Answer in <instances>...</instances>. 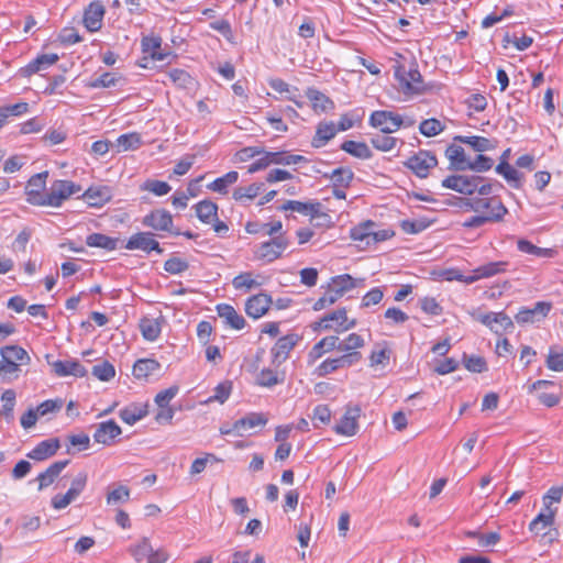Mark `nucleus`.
I'll return each mask as SVG.
<instances>
[{"label": "nucleus", "instance_id": "56", "mask_svg": "<svg viewBox=\"0 0 563 563\" xmlns=\"http://www.w3.org/2000/svg\"><path fill=\"white\" fill-rule=\"evenodd\" d=\"M130 499V489L124 485H119L107 494V505L115 506L124 504Z\"/></svg>", "mask_w": 563, "mask_h": 563}, {"label": "nucleus", "instance_id": "39", "mask_svg": "<svg viewBox=\"0 0 563 563\" xmlns=\"http://www.w3.org/2000/svg\"><path fill=\"white\" fill-rule=\"evenodd\" d=\"M119 239L111 238L102 233H91L86 238V244L89 247H99L107 251H113L118 246Z\"/></svg>", "mask_w": 563, "mask_h": 563}, {"label": "nucleus", "instance_id": "24", "mask_svg": "<svg viewBox=\"0 0 563 563\" xmlns=\"http://www.w3.org/2000/svg\"><path fill=\"white\" fill-rule=\"evenodd\" d=\"M111 197V189L108 186L90 187L82 194V199L91 207H102Z\"/></svg>", "mask_w": 563, "mask_h": 563}, {"label": "nucleus", "instance_id": "27", "mask_svg": "<svg viewBox=\"0 0 563 563\" xmlns=\"http://www.w3.org/2000/svg\"><path fill=\"white\" fill-rule=\"evenodd\" d=\"M162 37L159 35H146L142 37L141 47L144 54L151 56L154 60H164L168 53L161 52Z\"/></svg>", "mask_w": 563, "mask_h": 563}, {"label": "nucleus", "instance_id": "23", "mask_svg": "<svg viewBox=\"0 0 563 563\" xmlns=\"http://www.w3.org/2000/svg\"><path fill=\"white\" fill-rule=\"evenodd\" d=\"M54 373L59 377L73 375L75 377H84L87 375V371L78 361L64 360L56 361L53 363Z\"/></svg>", "mask_w": 563, "mask_h": 563}, {"label": "nucleus", "instance_id": "40", "mask_svg": "<svg viewBox=\"0 0 563 563\" xmlns=\"http://www.w3.org/2000/svg\"><path fill=\"white\" fill-rule=\"evenodd\" d=\"M496 173L501 175L514 188L519 189L521 187L522 174L508 162L501 161L496 166Z\"/></svg>", "mask_w": 563, "mask_h": 563}, {"label": "nucleus", "instance_id": "46", "mask_svg": "<svg viewBox=\"0 0 563 563\" xmlns=\"http://www.w3.org/2000/svg\"><path fill=\"white\" fill-rule=\"evenodd\" d=\"M284 373L272 368H263L256 376V384L262 387H273L284 382Z\"/></svg>", "mask_w": 563, "mask_h": 563}, {"label": "nucleus", "instance_id": "31", "mask_svg": "<svg viewBox=\"0 0 563 563\" xmlns=\"http://www.w3.org/2000/svg\"><path fill=\"white\" fill-rule=\"evenodd\" d=\"M445 155L450 161L451 168L455 170H466L468 159L465 156V151L462 146L451 144L445 151Z\"/></svg>", "mask_w": 563, "mask_h": 563}, {"label": "nucleus", "instance_id": "52", "mask_svg": "<svg viewBox=\"0 0 563 563\" xmlns=\"http://www.w3.org/2000/svg\"><path fill=\"white\" fill-rule=\"evenodd\" d=\"M142 335L147 341H155L161 334V324L156 319L144 318L140 322Z\"/></svg>", "mask_w": 563, "mask_h": 563}, {"label": "nucleus", "instance_id": "12", "mask_svg": "<svg viewBox=\"0 0 563 563\" xmlns=\"http://www.w3.org/2000/svg\"><path fill=\"white\" fill-rule=\"evenodd\" d=\"M476 181H478V176L451 175L442 180V186L470 196L476 192Z\"/></svg>", "mask_w": 563, "mask_h": 563}, {"label": "nucleus", "instance_id": "63", "mask_svg": "<svg viewBox=\"0 0 563 563\" xmlns=\"http://www.w3.org/2000/svg\"><path fill=\"white\" fill-rule=\"evenodd\" d=\"M463 363L467 371L483 373L487 371V363L484 357L477 355H463Z\"/></svg>", "mask_w": 563, "mask_h": 563}, {"label": "nucleus", "instance_id": "48", "mask_svg": "<svg viewBox=\"0 0 563 563\" xmlns=\"http://www.w3.org/2000/svg\"><path fill=\"white\" fill-rule=\"evenodd\" d=\"M306 96L311 101L314 110L324 112L333 106L332 101L316 88H308Z\"/></svg>", "mask_w": 563, "mask_h": 563}, {"label": "nucleus", "instance_id": "8", "mask_svg": "<svg viewBox=\"0 0 563 563\" xmlns=\"http://www.w3.org/2000/svg\"><path fill=\"white\" fill-rule=\"evenodd\" d=\"M552 309V302L538 301L532 308L521 307L515 320L518 324L538 323L544 320Z\"/></svg>", "mask_w": 563, "mask_h": 563}, {"label": "nucleus", "instance_id": "17", "mask_svg": "<svg viewBox=\"0 0 563 563\" xmlns=\"http://www.w3.org/2000/svg\"><path fill=\"white\" fill-rule=\"evenodd\" d=\"M121 432L122 430L120 426L111 419L97 424L96 431L93 433V440L97 443H101L103 445H111L114 439L121 434Z\"/></svg>", "mask_w": 563, "mask_h": 563}, {"label": "nucleus", "instance_id": "57", "mask_svg": "<svg viewBox=\"0 0 563 563\" xmlns=\"http://www.w3.org/2000/svg\"><path fill=\"white\" fill-rule=\"evenodd\" d=\"M141 190L150 191L161 197L167 195L172 190V187L166 181L147 179L141 185Z\"/></svg>", "mask_w": 563, "mask_h": 563}, {"label": "nucleus", "instance_id": "20", "mask_svg": "<svg viewBox=\"0 0 563 563\" xmlns=\"http://www.w3.org/2000/svg\"><path fill=\"white\" fill-rule=\"evenodd\" d=\"M271 305V296L266 294H257L246 300L245 312L249 317L258 319L268 311Z\"/></svg>", "mask_w": 563, "mask_h": 563}, {"label": "nucleus", "instance_id": "11", "mask_svg": "<svg viewBox=\"0 0 563 563\" xmlns=\"http://www.w3.org/2000/svg\"><path fill=\"white\" fill-rule=\"evenodd\" d=\"M361 408L357 406L346 407V410L340 421L334 426L333 430L336 434L344 437H353L358 431V418Z\"/></svg>", "mask_w": 563, "mask_h": 563}, {"label": "nucleus", "instance_id": "18", "mask_svg": "<svg viewBox=\"0 0 563 563\" xmlns=\"http://www.w3.org/2000/svg\"><path fill=\"white\" fill-rule=\"evenodd\" d=\"M60 449V442L57 438L41 441L32 449L26 456L33 461H45L54 456Z\"/></svg>", "mask_w": 563, "mask_h": 563}, {"label": "nucleus", "instance_id": "64", "mask_svg": "<svg viewBox=\"0 0 563 563\" xmlns=\"http://www.w3.org/2000/svg\"><path fill=\"white\" fill-rule=\"evenodd\" d=\"M545 364L551 371L563 372V349L556 351L554 347H550Z\"/></svg>", "mask_w": 563, "mask_h": 563}, {"label": "nucleus", "instance_id": "53", "mask_svg": "<svg viewBox=\"0 0 563 563\" xmlns=\"http://www.w3.org/2000/svg\"><path fill=\"white\" fill-rule=\"evenodd\" d=\"M353 178H354V173L352 172V169H350L347 167L335 168L330 175L332 186H339V187H347L349 188Z\"/></svg>", "mask_w": 563, "mask_h": 563}, {"label": "nucleus", "instance_id": "42", "mask_svg": "<svg viewBox=\"0 0 563 563\" xmlns=\"http://www.w3.org/2000/svg\"><path fill=\"white\" fill-rule=\"evenodd\" d=\"M508 266L509 262L507 261L489 262L476 267V273H478L481 279L490 278L506 273Z\"/></svg>", "mask_w": 563, "mask_h": 563}, {"label": "nucleus", "instance_id": "44", "mask_svg": "<svg viewBox=\"0 0 563 563\" xmlns=\"http://www.w3.org/2000/svg\"><path fill=\"white\" fill-rule=\"evenodd\" d=\"M341 150L349 153L350 155L361 158V159H368L372 157V151L364 142H356V141H345L341 145Z\"/></svg>", "mask_w": 563, "mask_h": 563}, {"label": "nucleus", "instance_id": "62", "mask_svg": "<svg viewBox=\"0 0 563 563\" xmlns=\"http://www.w3.org/2000/svg\"><path fill=\"white\" fill-rule=\"evenodd\" d=\"M79 497L74 490L70 488L65 494H56L51 499V506L55 510L65 509L70 503L76 500Z\"/></svg>", "mask_w": 563, "mask_h": 563}, {"label": "nucleus", "instance_id": "51", "mask_svg": "<svg viewBox=\"0 0 563 563\" xmlns=\"http://www.w3.org/2000/svg\"><path fill=\"white\" fill-rule=\"evenodd\" d=\"M455 140L470 145L476 152H486L494 148L492 141L484 136H456Z\"/></svg>", "mask_w": 563, "mask_h": 563}, {"label": "nucleus", "instance_id": "26", "mask_svg": "<svg viewBox=\"0 0 563 563\" xmlns=\"http://www.w3.org/2000/svg\"><path fill=\"white\" fill-rule=\"evenodd\" d=\"M268 422V417L264 412H250L246 416L242 417L241 419H238L235 421V428H240L242 432V437L245 435V433L249 430L255 429V428H263Z\"/></svg>", "mask_w": 563, "mask_h": 563}, {"label": "nucleus", "instance_id": "6", "mask_svg": "<svg viewBox=\"0 0 563 563\" xmlns=\"http://www.w3.org/2000/svg\"><path fill=\"white\" fill-rule=\"evenodd\" d=\"M80 190V186L71 180H55L51 185L47 196H45V206L54 208L60 207L66 199Z\"/></svg>", "mask_w": 563, "mask_h": 563}, {"label": "nucleus", "instance_id": "38", "mask_svg": "<svg viewBox=\"0 0 563 563\" xmlns=\"http://www.w3.org/2000/svg\"><path fill=\"white\" fill-rule=\"evenodd\" d=\"M1 357L5 361L15 362L20 365L29 364L31 361L27 352L19 345H7L0 350Z\"/></svg>", "mask_w": 563, "mask_h": 563}, {"label": "nucleus", "instance_id": "5", "mask_svg": "<svg viewBox=\"0 0 563 563\" xmlns=\"http://www.w3.org/2000/svg\"><path fill=\"white\" fill-rule=\"evenodd\" d=\"M361 358V353H349L341 354L338 357H328L313 369V375L317 377H325L339 369L353 366L358 363Z\"/></svg>", "mask_w": 563, "mask_h": 563}, {"label": "nucleus", "instance_id": "34", "mask_svg": "<svg viewBox=\"0 0 563 563\" xmlns=\"http://www.w3.org/2000/svg\"><path fill=\"white\" fill-rule=\"evenodd\" d=\"M501 207L504 211L500 213V221L504 220L505 216L508 214V209L505 207V205L496 197L492 198H475V206L473 207L474 212H483L487 211L486 213H495V209L497 207Z\"/></svg>", "mask_w": 563, "mask_h": 563}, {"label": "nucleus", "instance_id": "45", "mask_svg": "<svg viewBox=\"0 0 563 563\" xmlns=\"http://www.w3.org/2000/svg\"><path fill=\"white\" fill-rule=\"evenodd\" d=\"M168 80L177 88L188 89L194 84V78L184 69L174 68L165 73Z\"/></svg>", "mask_w": 563, "mask_h": 563}, {"label": "nucleus", "instance_id": "9", "mask_svg": "<svg viewBox=\"0 0 563 563\" xmlns=\"http://www.w3.org/2000/svg\"><path fill=\"white\" fill-rule=\"evenodd\" d=\"M369 124L378 128L385 134H390L400 129L404 119L391 111L378 110L371 114Z\"/></svg>", "mask_w": 563, "mask_h": 563}, {"label": "nucleus", "instance_id": "30", "mask_svg": "<svg viewBox=\"0 0 563 563\" xmlns=\"http://www.w3.org/2000/svg\"><path fill=\"white\" fill-rule=\"evenodd\" d=\"M517 249L521 253L543 258H553L558 254L554 249L539 247L526 239H519L517 241Z\"/></svg>", "mask_w": 563, "mask_h": 563}, {"label": "nucleus", "instance_id": "13", "mask_svg": "<svg viewBox=\"0 0 563 563\" xmlns=\"http://www.w3.org/2000/svg\"><path fill=\"white\" fill-rule=\"evenodd\" d=\"M142 224L155 231L172 232L173 216L165 209H155L143 218Z\"/></svg>", "mask_w": 563, "mask_h": 563}, {"label": "nucleus", "instance_id": "7", "mask_svg": "<svg viewBox=\"0 0 563 563\" xmlns=\"http://www.w3.org/2000/svg\"><path fill=\"white\" fill-rule=\"evenodd\" d=\"M48 177V172H42L33 175L26 186H25V195L26 201L32 206L45 207V196H47V191H44L46 186V179Z\"/></svg>", "mask_w": 563, "mask_h": 563}, {"label": "nucleus", "instance_id": "4", "mask_svg": "<svg viewBox=\"0 0 563 563\" xmlns=\"http://www.w3.org/2000/svg\"><path fill=\"white\" fill-rule=\"evenodd\" d=\"M356 325L355 320L347 318L345 308H340L322 317L313 324V330H334L335 332H345Z\"/></svg>", "mask_w": 563, "mask_h": 563}, {"label": "nucleus", "instance_id": "43", "mask_svg": "<svg viewBox=\"0 0 563 563\" xmlns=\"http://www.w3.org/2000/svg\"><path fill=\"white\" fill-rule=\"evenodd\" d=\"M495 213H485V214H477L474 217H471L465 222H463L464 228L473 229V228H479L486 223H495L500 222V212L504 211L501 207H497L495 209Z\"/></svg>", "mask_w": 563, "mask_h": 563}, {"label": "nucleus", "instance_id": "15", "mask_svg": "<svg viewBox=\"0 0 563 563\" xmlns=\"http://www.w3.org/2000/svg\"><path fill=\"white\" fill-rule=\"evenodd\" d=\"M297 342L298 336L296 334H287L279 338L271 350L273 365H282L288 358Z\"/></svg>", "mask_w": 563, "mask_h": 563}, {"label": "nucleus", "instance_id": "25", "mask_svg": "<svg viewBox=\"0 0 563 563\" xmlns=\"http://www.w3.org/2000/svg\"><path fill=\"white\" fill-rule=\"evenodd\" d=\"M218 316L223 319L224 323L230 325L232 329L241 330L245 325L243 316L239 314L238 311L228 303H220L217 306Z\"/></svg>", "mask_w": 563, "mask_h": 563}, {"label": "nucleus", "instance_id": "21", "mask_svg": "<svg viewBox=\"0 0 563 563\" xmlns=\"http://www.w3.org/2000/svg\"><path fill=\"white\" fill-rule=\"evenodd\" d=\"M59 59V56L55 53L43 54L31 60L27 65L20 69V74L23 77H31L32 75L45 70L54 65Z\"/></svg>", "mask_w": 563, "mask_h": 563}, {"label": "nucleus", "instance_id": "33", "mask_svg": "<svg viewBox=\"0 0 563 563\" xmlns=\"http://www.w3.org/2000/svg\"><path fill=\"white\" fill-rule=\"evenodd\" d=\"M161 368V364L153 358H141L134 363L133 375L137 379H147Z\"/></svg>", "mask_w": 563, "mask_h": 563}, {"label": "nucleus", "instance_id": "50", "mask_svg": "<svg viewBox=\"0 0 563 563\" xmlns=\"http://www.w3.org/2000/svg\"><path fill=\"white\" fill-rule=\"evenodd\" d=\"M3 402L0 410V417L3 418L8 423L14 419L13 409L15 405V393L12 389H7L1 396Z\"/></svg>", "mask_w": 563, "mask_h": 563}, {"label": "nucleus", "instance_id": "54", "mask_svg": "<svg viewBox=\"0 0 563 563\" xmlns=\"http://www.w3.org/2000/svg\"><path fill=\"white\" fill-rule=\"evenodd\" d=\"M363 345V338L357 333H351L344 340H340V352L342 354L360 353L357 350Z\"/></svg>", "mask_w": 563, "mask_h": 563}, {"label": "nucleus", "instance_id": "49", "mask_svg": "<svg viewBox=\"0 0 563 563\" xmlns=\"http://www.w3.org/2000/svg\"><path fill=\"white\" fill-rule=\"evenodd\" d=\"M115 145L118 152L134 151L142 145V140L139 133L132 132L122 134L117 139Z\"/></svg>", "mask_w": 563, "mask_h": 563}, {"label": "nucleus", "instance_id": "60", "mask_svg": "<svg viewBox=\"0 0 563 563\" xmlns=\"http://www.w3.org/2000/svg\"><path fill=\"white\" fill-rule=\"evenodd\" d=\"M92 375L101 382H109L115 375L114 366L108 361L93 365Z\"/></svg>", "mask_w": 563, "mask_h": 563}, {"label": "nucleus", "instance_id": "35", "mask_svg": "<svg viewBox=\"0 0 563 563\" xmlns=\"http://www.w3.org/2000/svg\"><path fill=\"white\" fill-rule=\"evenodd\" d=\"M264 189V184L253 183L247 186H240L233 190L232 198L239 202H247L256 198Z\"/></svg>", "mask_w": 563, "mask_h": 563}, {"label": "nucleus", "instance_id": "58", "mask_svg": "<svg viewBox=\"0 0 563 563\" xmlns=\"http://www.w3.org/2000/svg\"><path fill=\"white\" fill-rule=\"evenodd\" d=\"M231 391H232V382L224 380L216 386L214 394L212 396H210L205 402L210 404V402L217 401V402L223 404L230 397Z\"/></svg>", "mask_w": 563, "mask_h": 563}, {"label": "nucleus", "instance_id": "10", "mask_svg": "<svg viewBox=\"0 0 563 563\" xmlns=\"http://www.w3.org/2000/svg\"><path fill=\"white\" fill-rule=\"evenodd\" d=\"M438 164L437 157L428 151H419L413 156L409 157L405 166L412 170V173L420 177L426 178L430 169L434 168Z\"/></svg>", "mask_w": 563, "mask_h": 563}, {"label": "nucleus", "instance_id": "29", "mask_svg": "<svg viewBox=\"0 0 563 563\" xmlns=\"http://www.w3.org/2000/svg\"><path fill=\"white\" fill-rule=\"evenodd\" d=\"M147 415L146 404H131L120 410L119 416L123 422L133 426Z\"/></svg>", "mask_w": 563, "mask_h": 563}, {"label": "nucleus", "instance_id": "14", "mask_svg": "<svg viewBox=\"0 0 563 563\" xmlns=\"http://www.w3.org/2000/svg\"><path fill=\"white\" fill-rule=\"evenodd\" d=\"M126 250H141L146 253L152 251L158 254L163 253V249L159 243L154 239V234L151 232H139L131 235L125 244Z\"/></svg>", "mask_w": 563, "mask_h": 563}, {"label": "nucleus", "instance_id": "1", "mask_svg": "<svg viewBox=\"0 0 563 563\" xmlns=\"http://www.w3.org/2000/svg\"><path fill=\"white\" fill-rule=\"evenodd\" d=\"M290 245V240L287 234H280L275 238H269L261 242L253 249V256L256 261L264 264H271L282 258Z\"/></svg>", "mask_w": 563, "mask_h": 563}, {"label": "nucleus", "instance_id": "3", "mask_svg": "<svg viewBox=\"0 0 563 563\" xmlns=\"http://www.w3.org/2000/svg\"><path fill=\"white\" fill-rule=\"evenodd\" d=\"M537 393L540 404L548 408L556 406L562 398V387L553 380L539 379L529 387V393Z\"/></svg>", "mask_w": 563, "mask_h": 563}, {"label": "nucleus", "instance_id": "36", "mask_svg": "<svg viewBox=\"0 0 563 563\" xmlns=\"http://www.w3.org/2000/svg\"><path fill=\"white\" fill-rule=\"evenodd\" d=\"M338 130L333 122H321L317 126L316 136L312 140L313 147H321L333 139Z\"/></svg>", "mask_w": 563, "mask_h": 563}, {"label": "nucleus", "instance_id": "55", "mask_svg": "<svg viewBox=\"0 0 563 563\" xmlns=\"http://www.w3.org/2000/svg\"><path fill=\"white\" fill-rule=\"evenodd\" d=\"M444 129L445 125L434 118L426 119L419 125L420 133L427 137L439 135Z\"/></svg>", "mask_w": 563, "mask_h": 563}, {"label": "nucleus", "instance_id": "28", "mask_svg": "<svg viewBox=\"0 0 563 563\" xmlns=\"http://www.w3.org/2000/svg\"><path fill=\"white\" fill-rule=\"evenodd\" d=\"M321 203L318 201L302 202L298 200H288L282 205L278 209L282 211L291 210L303 216L316 217L320 212Z\"/></svg>", "mask_w": 563, "mask_h": 563}, {"label": "nucleus", "instance_id": "22", "mask_svg": "<svg viewBox=\"0 0 563 563\" xmlns=\"http://www.w3.org/2000/svg\"><path fill=\"white\" fill-rule=\"evenodd\" d=\"M68 464L69 460L56 461L44 472L40 473L36 477V481L38 482V490H43L51 486Z\"/></svg>", "mask_w": 563, "mask_h": 563}, {"label": "nucleus", "instance_id": "47", "mask_svg": "<svg viewBox=\"0 0 563 563\" xmlns=\"http://www.w3.org/2000/svg\"><path fill=\"white\" fill-rule=\"evenodd\" d=\"M465 536L470 539H474L479 548H489L496 545L501 537L498 532L482 533L479 531H467Z\"/></svg>", "mask_w": 563, "mask_h": 563}, {"label": "nucleus", "instance_id": "2", "mask_svg": "<svg viewBox=\"0 0 563 563\" xmlns=\"http://www.w3.org/2000/svg\"><path fill=\"white\" fill-rule=\"evenodd\" d=\"M395 77L398 80L399 88L406 95H419L424 89L422 76L416 65L406 69L404 65L395 67Z\"/></svg>", "mask_w": 563, "mask_h": 563}, {"label": "nucleus", "instance_id": "32", "mask_svg": "<svg viewBox=\"0 0 563 563\" xmlns=\"http://www.w3.org/2000/svg\"><path fill=\"white\" fill-rule=\"evenodd\" d=\"M376 227V223L372 220L361 222L350 230V238L354 241L364 243L366 246H371L372 231Z\"/></svg>", "mask_w": 563, "mask_h": 563}, {"label": "nucleus", "instance_id": "16", "mask_svg": "<svg viewBox=\"0 0 563 563\" xmlns=\"http://www.w3.org/2000/svg\"><path fill=\"white\" fill-rule=\"evenodd\" d=\"M356 287V280L349 274L334 276L328 285L325 292L335 303L343 295Z\"/></svg>", "mask_w": 563, "mask_h": 563}, {"label": "nucleus", "instance_id": "37", "mask_svg": "<svg viewBox=\"0 0 563 563\" xmlns=\"http://www.w3.org/2000/svg\"><path fill=\"white\" fill-rule=\"evenodd\" d=\"M195 209L198 219L206 224H210L217 219L218 206L211 200L199 201Z\"/></svg>", "mask_w": 563, "mask_h": 563}, {"label": "nucleus", "instance_id": "61", "mask_svg": "<svg viewBox=\"0 0 563 563\" xmlns=\"http://www.w3.org/2000/svg\"><path fill=\"white\" fill-rule=\"evenodd\" d=\"M390 350L384 344H377L369 356L371 366L386 365L390 358Z\"/></svg>", "mask_w": 563, "mask_h": 563}, {"label": "nucleus", "instance_id": "41", "mask_svg": "<svg viewBox=\"0 0 563 563\" xmlns=\"http://www.w3.org/2000/svg\"><path fill=\"white\" fill-rule=\"evenodd\" d=\"M239 179V173L235 170H231L225 175L214 179L212 183L207 185V188L211 191L225 195L228 194V188L235 184Z\"/></svg>", "mask_w": 563, "mask_h": 563}, {"label": "nucleus", "instance_id": "19", "mask_svg": "<svg viewBox=\"0 0 563 563\" xmlns=\"http://www.w3.org/2000/svg\"><path fill=\"white\" fill-rule=\"evenodd\" d=\"M104 7L101 2H91L84 13V24L89 32H97L102 26Z\"/></svg>", "mask_w": 563, "mask_h": 563}, {"label": "nucleus", "instance_id": "59", "mask_svg": "<svg viewBox=\"0 0 563 563\" xmlns=\"http://www.w3.org/2000/svg\"><path fill=\"white\" fill-rule=\"evenodd\" d=\"M398 142L397 137L390 136L389 134H376L371 139L372 145L382 152H388L393 150Z\"/></svg>", "mask_w": 563, "mask_h": 563}]
</instances>
